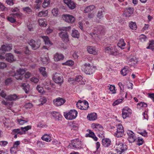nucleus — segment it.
I'll use <instances>...</instances> for the list:
<instances>
[{
  "label": "nucleus",
  "instance_id": "obj_1",
  "mask_svg": "<svg viewBox=\"0 0 154 154\" xmlns=\"http://www.w3.org/2000/svg\"><path fill=\"white\" fill-rule=\"evenodd\" d=\"M91 128L98 134V136L99 137L101 138L104 137L103 128L101 125L97 123H93L91 125Z\"/></svg>",
  "mask_w": 154,
  "mask_h": 154
},
{
  "label": "nucleus",
  "instance_id": "obj_2",
  "mask_svg": "<svg viewBox=\"0 0 154 154\" xmlns=\"http://www.w3.org/2000/svg\"><path fill=\"white\" fill-rule=\"evenodd\" d=\"M78 112L75 109H71L68 112H64L63 115L67 120H72L75 119L77 116Z\"/></svg>",
  "mask_w": 154,
  "mask_h": 154
},
{
  "label": "nucleus",
  "instance_id": "obj_3",
  "mask_svg": "<svg viewBox=\"0 0 154 154\" xmlns=\"http://www.w3.org/2000/svg\"><path fill=\"white\" fill-rule=\"evenodd\" d=\"M81 69L87 74L91 75L94 72L93 68L89 63H85L82 66Z\"/></svg>",
  "mask_w": 154,
  "mask_h": 154
},
{
  "label": "nucleus",
  "instance_id": "obj_4",
  "mask_svg": "<svg viewBox=\"0 0 154 154\" xmlns=\"http://www.w3.org/2000/svg\"><path fill=\"white\" fill-rule=\"evenodd\" d=\"M105 30L103 27L101 26L95 27L94 29V31L91 34L93 37H98V35H104Z\"/></svg>",
  "mask_w": 154,
  "mask_h": 154
},
{
  "label": "nucleus",
  "instance_id": "obj_5",
  "mask_svg": "<svg viewBox=\"0 0 154 154\" xmlns=\"http://www.w3.org/2000/svg\"><path fill=\"white\" fill-rule=\"evenodd\" d=\"M116 149L118 154H122V153L125 151L127 149L126 145H124L122 143L119 141H116Z\"/></svg>",
  "mask_w": 154,
  "mask_h": 154
},
{
  "label": "nucleus",
  "instance_id": "obj_6",
  "mask_svg": "<svg viewBox=\"0 0 154 154\" xmlns=\"http://www.w3.org/2000/svg\"><path fill=\"white\" fill-rule=\"evenodd\" d=\"M25 71L23 69H20L17 70L16 72H12L10 74L12 76H14L15 78L17 80H22L23 78V75L25 72Z\"/></svg>",
  "mask_w": 154,
  "mask_h": 154
},
{
  "label": "nucleus",
  "instance_id": "obj_7",
  "mask_svg": "<svg viewBox=\"0 0 154 154\" xmlns=\"http://www.w3.org/2000/svg\"><path fill=\"white\" fill-rule=\"evenodd\" d=\"M117 131L114 134V135L118 137H122L124 133V128L121 124L116 125Z\"/></svg>",
  "mask_w": 154,
  "mask_h": 154
},
{
  "label": "nucleus",
  "instance_id": "obj_8",
  "mask_svg": "<svg viewBox=\"0 0 154 154\" xmlns=\"http://www.w3.org/2000/svg\"><path fill=\"white\" fill-rule=\"evenodd\" d=\"M77 108L82 110H86L88 107V103L87 101L79 100L76 103Z\"/></svg>",
  "mask_w": 154,
  "mask_h": 154
},
{
  "label": "nucleus",
  "instance_id": "obj_9",
  "mask_svg": "<svg viewBox=\"0 0 154 154\" xmlns=\"http://www.w3.org/2000/svg\"><path fill=\"white\" fill-rule=\"evenodd\" d=\"M122 117L125 119L130 116L131 114L132 110L128 107L125 106L122 109Z\"/></svg>",
  "mask_w": 154,
  "mask_h": 154
},
{
  "label": "nucleus",
  "instance_id": "obj_10",
  "mask_svg": "<svg viewBox=\"0 0 154 154\" xmlns=\"http://www.w3.org/2000/svg\"><path fill=\"white\" fill-rule=\"evenodd\" d=\"M21 17V15L20 14L18 13H12L10 14V16L7 18L8 21L11 23H14L16 21L15 18L17 17L20 18Z\"/></svg>",
  "mask_w": 154,
  "mask_h": 154
},
{
  "label": "nucleus",
  "instance_id": "obj_11",
  "mask_svg": "<svg viewBox=\"0 0 154 154\" xmlns=\"http://www.w3.org/2000/svg\"><path fill=\"white\" fill-rule=\"evenodd\" d=\"M63 19L66 22L72 23H74L75 20V17L72 15L69 14H65L63 16Z\"/></svg>",
  "mask_w": 154,
  "mask_h": 154
},
{
  "label": "nucleus",
  "instance_id": "obj_12",
  "mask_svg": "<svg viewBox=\"0 0 154 154\" xmlns=\"http://www.w3.org/2000/svg\"><path fill=\"white\" fill-rule=\"evenodd\" d=\"M59 35L64 42L67 43L69 41V34L67 32L61 31L59 33Z\"/></svg>",
  "mask_w": 154,
  "mask_h": 154
},
{
  "label": "nucleus",
  "instance_id": "obj_13",
  "mask_svg": "<svg viewBox=\"0 0 154 154\" xmlns=\"http://www.w3.org/2000/svg\"><path fill=\"white\" fill-rule=\"evenodd\" d=\"M53 79L56 83L57 84L62 83L63 82V79L62 76L57 73H55L54 75Z\"/></svg>",
  "mask_w": 154,
  "mask_h": 154
},
{
  "label": "nucleus",
  "instance_id": "obj_14",
  "mask_svg": "<svg viewBox=\"0 0 154 154\" xmlns=\"http://www.w3.org/2000/svg\"><path fill=\"white\" fill-rule=\"evenodd\" d=\"M65 100L61 97H58L53 101V103L54 105L56 106H60L63 104L65 102Z\"/></svg>",
  "mask_w": 154,
  "mask_h": 154
},
{
  "label": "nucleus",
  "instance_id": "obj_15",
  "mask_svg": "<svg viewBox=\"0 0 154 154\" xmlns=\"http://www.w3.org/2000/svg\"><path fill=\"white\" fill-rule=\"evenodd\" d=\"M29 44L32 47V49L34 50H35L38 48L40 45V42L38 41H35L33 39L30 40Z\"/></svg>",
  "mask_w": 154,
  "mask_h": 154
},
{
  "label": "nucleus",
  "instance_id": "obj_16",
  "mask_svg": "<svg viewBox=\"0 0 154 154\" xmlns=\"http://www.w3.org/2000/svg\"><path fill=\"white\" fill-rule=\"evenodd\" d=\"M127 133L128 136V140L129 142L131 143L134 142L136 139L134 133L131 130H128Z\"/></svg>",
  "mask_w": 154,
  "mask_h": 154
},
{
  "label": "nucleus",
  "instance_id": "obj_17",
  "mask_svg": "<svg viewBox=\"0 0 154 154\" xmlns=\"http://www.w3.org/2000/svg\"><path fill=\"white\" fill-rule=\"evenodd\" d=\"M72 145L74 148L79 149L81 147L82 144L79 139H75L72 141Z\"/></svg>",
  "mask_w": 154,
  "mask_h": 154
},
{
  "label": "nucleus",
  "instance_id": "obj_18",
  "mask_svg": "<svg viewBox=\"0 0 154 154\" xmlns=\"http://www.w3.org/2000/svg\"><path fill=\"white\" fill-rule=\"evenodd\" d=\"M88 52L90 54L94 55L97 54V51L96 50V48L92 46H88L87 47Z\"/></svg>",
  "mask_w": 154,
  "mask_h": 154
},
{
  "label": "nucleus",
  "instance_id": "obj_19",
  "mask_svg": "<svg viewBox=\"0 0 154 154\" xmlns=\"http://www.w3.org/2000/svg\"><path fill=\"white\" fill-rule=\"evenodd\" d=\"M12 49L11 47L9 45H3L0 48V53L4 54V52L10 51Z\"/></svg>",
  "mask_w": 154,
  "mask_h": 154
},
{
  "label": "nucleus",
  "instance_id": "obj_20",
  "mask_svg": "<svg viewBox=\"0 0 154 154\" xmlns=\"http://www.w3.org/2000/svg\"><path fill=\"white\" fill-rule=\"evenodd\" d=\"M64 2L71 9H73L76 7L75 3L71 0H64Z\"/></svg>",
  "mask_w": 154,
  "mask_h": 154
},
{
  "label": "nucleus",
  "instance_id": "obj_21",
  "mask_svg": "<svg viewBox=\"0 0 154 154\" xmlns=\"http://www.w3.org/2000/svg\"><path fill=\"white\" fill-rule=\"evenodd\" d=\"M134 9L133 8L130 7L125 9L124 15L127 17H130L131 15L133 14Z\"/></svg>",
  "mask_w": 154,
  "mask_h": 154
},
{
  "label": "nucleus",
  "instance_id": "obj_22",
  "mask_svg": "<svg viewBox=\"0 0 154 154\" xmlns=\"http://www.w3.org/2000/svg\"><path fill=\"white\" fill-rule=\"evenodd\" d=\"M32 126L31 125H28L24 127H22L19 128V130L18 132V134L22 135L25 134L26 132L31 128Z\"/></svg>",
  "mask_w": 154,
  "mask_h": 154
},
{
  "label": "nucleus",
  "instance_id": "obj_23",
  "mask_svg": "<svg viewBox=\"0 0 154 154\" xmlns=\"http://www.w3.org/2000/svg\"><path fill=\"white\" fill-rule=\"evenodd\" d=\"M97 117V114L95 112L91 113L87 115V119L90 121L95 120Z\"/></svg>",
  "mask_w": 154,
  "mask_h": 154
},
{
  "label": "nucleus",
  "instance_id": "obj_24",
  "mask_svg": "<svg viewBox=\"0 0 154 154\" xmlns=\"http://www.w3.org/2000/svg\"><path fill=\"white\" fill-rule=\"evenodd\" d=\"M52 116L56 120H61L62 116L59 112L54 111L51 112Z\"/></svg>",
  "mask_w": 154,
  "mask_h": 154
},
{
  "label": "nucleus",
  "instance_id": "obj_25",
  "mask_svg": "<svg viewBox=\"0 0 154 154\" xmlns=\"http://www.w3.org/2000/svg\"><path fill=\"white\" fill-rule=\"evenodd\" d=\"M63 55L61 53H56L54 55V59L55 61H58L63 59Z\"/></svg>",
  "mask_w": 154,
  "mask_h": 154
},
{
  "label": "nucleus",
  "instance_id": "obj_26",
  "mask_svg": "<svg viewBox=\"0 0 154 154\" xmlns=\"http://www.w3.org/2000/svg\"><path fill=\"white\" fill-rule=\"evenodd\" d=\"M42 140L46 142H51L52 140L51 136L49 134H45L41 137Z\"/></svg>",
  "mask_w": 154,
  "mask_h": 154
},
{
  "label": "nucleus",
  "instance_id": "obj_27",
  "mask_svg": "<svg viewBox=\"0 0 154 154\" xmlns=\"http://www.w3.org/2000/svg\"><path fill=\"white\" fill-rule=\"evenodd\" d=\"M6 60L9 62H12L15 61L13 55L11 53L6 54Z\"/></svg>",
  "mask_w": 154,
  "mask_h": 154
},
{
  "label": "nucleus",
  "instance_id": "obj_28",
  "mask_svg": "<svg viewBox=\"0 0 154 154\" xmlns=\"http://www.w3.org/2000/svg\"><path fill=\"white\" fill-rule=\"evenodd\" d=\"M38 23L41 27H45L47 25L46 20L45 19H39L38 20Z\"/></svg>",
  "mask_w": 154,
  "mask_h": 154
},
{
  "label": "nucleus",
  "instance_id": "obj_29",
  "mask_svg": "<svg viewBox=\"0 0 154 154\" xmlns=\"http://www.w3.org/2000/svg\"><path fill=\"white\" fill-rule=\"evenodd\" d=\"M111 141L108 138L103 139L102 140L103 145L105 147L109 146L111 144Z\"/></svg>",
  "mask_w": 154,
  "mask_h": 154
},
{
  "label": "nucleus",
  "instance_id": "obj_30",
  "mask_svg": "<svg viewBox=\"0 0 154 154\" xmlns=\"http://www.w3.org/2000/svg\"><path fill=\"white\" fill-rule=\"evenodd\" d=\"M41 37L43 39L45 45H52V44L50 42L48 36H41Z\"/></svg>",
  "mask_w": 154,
  "mask_h": 154
},
{
  "label": "nucleus",
  "instance_id": "obj_31",
  "mask_svg": "<svg viewBox=\"0 0 154 154\" xmlns=\"http://www.w3.org/2000/svg\"><path fill=\"white\" fill-rule=\"evenodd\" d=\"M39 69L40 74L42 75L43 77H47V74L46 71V69L45 67H41L39 68Z\"/></svg>",
  "mask_w": 154,
  "mask_h": 154
},
{
  "label": "nucleus",
  "instance_id": "obj_32",
  "mask_svg": "<svg viewBox=\"0 0 154 154\" xmlns=\"http://www.w3.org/2000/svg\"><path fill=\"white\" fill-rule=\"evenodd\" d=\"M17 96L16 94H14L8 96L5 98V99L7 100L12 101L16 100L17 99Z\"/></svg>",
  "mask_w": 154,
  "mask_h": 154
},
{
  "label": "nucleus",
  "instance_id": "obj_33",
  "mask_svg": "<svg viewBox=\"0 0 154 154\" xmlns=\"http://www.w3.org/2000/svg\"><path fill=\"white\" fill-rule=\"evenodd\" d=\"M118 46L122 49H124L126 45L124 39H121L119 41L118 43Z\"/></svg>",
  "mask_w": 154,
  "mask_h": 154
},
{
  "label": "nucleus",
  "instance_id": "obj_34",
  "mask_svg": "<svg viewBox=\"0 0 154 154\" xmlns=\"http://www.w3.org/2000/svg\"><path fill=\"white\" fill-rule=\"evenodd\" d=\"M41 60L43 64L44 65H46L48 63L49 57L48 56L45 57L42 56L41 57Z\"/></svg>",
  "mask_w": 154,
  "mask_h": 154
},
{
  "label": "nucleus",
  "instance_id": "obj_35",
  "mask_svg": "<svg viewBox=\"0 0 154 154\" xmlns=\"http://www.w3.org/2000/svg\"><path fill=\"white\" fill-rule=\"evenodd\" d=\"M29 121L27 119H24V118H22L21 119H18L17 120L18 124L20 125H23L24 124L27 123Z\"/></svg>",
  "mask_w": 154,
  "mask_h": 154
},
{
  "label": "nucleus",
  "instance_id": "obj_36",
  "mask_svg": "<svg viewBox=\"0 0 154 154\" xmlns=\"http://www.w3.org/2000/svg\"><path fill=\"white\" fill-rule=\"evenodd\" d=\"M105 12V8H101L100 9L97 14V17L100 19H101L103 17V13Z\"/></svg>",
  "mask_w": 154,
  "mask_h": 154
},
{
  "label": "nucleus",
  "instance_id": "obj_37",
  "mask_svg": "<svg viewBox=\"0 0 154 154\" xmlns=\"http://www.w3.org/2000/svg\"><path fill=\"white\" fill-rule=\"evenodd\" d=\"M71 35L74 38H79V33L78 31L75 29H73L72 31Z\"/></svg>",
  "mask_w": 154,
  "mask_h": 154
},
{
  "label": "nucleus",
  "instance_id": "obj_38",
  "mask_svg": "<svg viewBox=\"0 0 154 154\" xmlns=\"http://www.w3.org/2000/svg\"><path fill=\"white\" fill-rule=\"evenodd\" d=\"M22 87L26 93H28L29 90V86L26 83H23L22 85Z\"/></svg>",
  "mask_w": 154,
  "mask_h": 154
},
{
  "label": "nucleus",
  "instance_id": "obj_39",
  "mask_svg": "<svg viewBox=\"0 0 154 154\" xmlns=\"http://www.w3.org/2000/svg\"><path fill=\"white\" fill-rule=\"evenodd\" d=\"M95 8V7L94 5H91L87 6L85 9L84 12L85 13H88L91 12Z\"/></svg>",
  "mask_w": 154,
  "mask_h": 154
},
{
  "label": "nucleus",
  "instance_id": "obj_40",
  "mask_svg": "<svg viewBox=\"0 0 154 154\" xmlns=\"http://www.w3.org/2000/svg\"><path fill=\"white\" fill-rule=\"evenodd\" d=\"M74 64V62L71 60H70L66 61L65 62L63 63V65L68 66H72Z\"/></svg>",
  "mask_w": 154,
  "mask_h": 154
},
{
  "label": "nucleus",
  "instance_id": "obj_41",
  "mask_svg": "<svg viewBox=\"0 0 154 154\" xmlns=\"http://www.w3.org/2000/svg\"><path fill=\"white\" fill-rule=\"evenodd\" d=\"M48 12L47 10L42 11H40L38 14V17H45L48 14Z\"/></svg>",
  "mask_w": 154,
  "mask_h": 154
},
{
  "label": "nucleus",
  "instance_id": "obj_42",
  "mask_svg": "<svg viewBox=\"0 0 154 154\" xmlns=\"http://www.w3.org/2000/svg\"><path fill=\"white\" fill-rule=\"evenodd\" d=\"M88 135L89 137H92L95 141H97V138L95 136L94 133L91 130H89V134Z\"/></svg>",
  "mask_w": 154,
  "mask_h": 154
},
{
  "label": "nucleus",
  "instance_id": "obj_43",
  "mask_svg": "<svg viewBox=\"0 0 154 154\" xmlns=\"http://www.w3.org/2000/svg\"><path fill=\"white\" fill-rule=\"evenodd\" d=\"M118 51L117 47L114 45H113L112 50L111 51V55L116 56L118 54Z\"/></svg>",
  "mask_w": 154,
  "mask_h": 154
},
{
  "label": "nucleus",
  "instance_id": "obj_44",
  "mask_svg": "<svg viewBox=\"0 0 154 154\" xmlns=\"http://www.w3.org/2000/svg\"><path fill=\"white\" fill-rule=\"evenodd\" d=\"M112 47L113 45H111L106 47L104 49L105 52L110 54L111 51L112 50Z\"/></svg>",
  "mask_w": 154,
  "mask_h": 154
},
{
  "label": "nucleus",
  "instance_id": "obj_45",
  "mask_svg": "<svg viewBox=\"0 0 154 154\" xmlns=\"http://www.w3.org/2000/svg\"><path fill=\"white\" fill-rule=\"evenodd\" d=\"M130 28L133 30H136L137 29V26L135 22H131L129 23Z\"/></svg>",
  "mask_w": 154,
  "mask_h": 154
},
{
  "label": "nucleus",
  "instance_id": "obj_46",
  "mask_svg": "<svg viewBox=\"0 0 154 154\" xmlns=\"http://www.w3.org/2000/svg\"><path fill=\"white\" fill-rule=\"evenodd\" d=\"M37 143L38 146L40 148H43L45 147L47 144L46 143L44 142L40 141H38L37 142Z\"/></svg>",
  "mask_w": 154,
  "mask_h": 154
},
{
  "label": "nucleus",
  "instance_id": "obj_47",
  "mask_svg": "<svg viewBox=\"0 0 154 154\" xmlns=\"http://www.w3.org/2000/svg\"><path fill=\"white\" fill-rule=\"evenodd\" d=\"M146 48L151 49L152 50L154 49V41H149V45Z\"/></svg>",
  "mask_w": 154,
  "mask_h": 154
},
{
  "label": "nucleus",
  "instance_id": "obj_48",
  "mask_svg": "<svg viewBox=\"0 0 154 154\" xmlns=\"http://www.w3.org/2000/svg\"><path fill=\"white\" fill-rule=\"evenodd\" d=\"M50 3V0H45L43 3L42 7L44 8L48 7Z\"/></svg>",
  "mask_w": 154,
  "mask_h": 154
},
{
  "label": "nucleus",
  "instance_id": "obj_49",
  "mask_svg": "<svg viewBox=\"0 0 154 154\" xmlns=\"http://www.w3.org/2000/svg\"><path fill=\"white\" fill-rule=\"evenodd\" d=\"M52 13L54 16L57 17L58 15V10L57 8H54L51 11Z\"/></svg>",
  "mask_w": 154,
  "mask_h": 154
},
{
  "label": "nucleus",
  "instance_id": "obj_50",
  "mask_svg": "<svg viewBox=\"0 0 154 154\" xmlns=\"http://www.w3.org/2000/svg\"><path fill=\"white\" fill-rule=\"evenodd\" d=\"M128 72V70L125 68H124L121 72V74L124 76L126 75Z\"/></svg>",
  "mask_w": 154,
  "mask_h": 154
},
{
  "label": "nucleus",
  "instance_id": "obj_51",
  "mask_svg": "<svg viewBox=\"0 0 154 154\" xmlns=\"http://www.w3.org/2000/svg\"><path fill=\"white\" fill-rule=\"evenodd\" d=\"M23 10L25 13H29L32 11V9L29 7L23 8Z\"/></svg>",
  "mask_w": 154,
  "mask_h": 154
},
{
  "label": "nucleus",
  "instance_id": "obj_52",
  "mask_svg": "<svg viewBox=\"0 0 154 154\" xmlns=\"http://www.w3.org/2000/svg\"><path fill=\"white\" fill-rule=\"evenodd\" d=\"M109 89L111 92L113 94L116 93V91L115 90V87L114 85H110Z\"/></svg>",
  "mask_w": 154,
  "mask_h": 154
},
{
  "label": "nucleus",
  "instance_id": "obj_53",
  "mask_svg": "<svg viewBox=\"0 0 154 154\" xmlns=\"http://www.w3.org/2000/svg\"><path fill=\"white\" fill-rule=\"evenodd\" d=\"M82 79V77L81 75H79L76 76L75 80L76 82H81Z\"/></svg>",
  "mask_w": 154,
  "mask_h": 154
},
{
  "label": "nucleus",
  "instance_id": "obj_54",
  "mask_svg": "<svg viewBox=\"0 0 154 154\" xmlns=\"http://www.w3.org/2000/svg\"><path fill=\"white\" fill-rule=\"evenodd\" d=\"M140 40L142 42H144L146 41V37L144 35L142 34L140 36Z\"/></svg>",
  "mask_w": 154,
  "mask_h": 154
},
{
  "label": "nucleus",
  "instance_id": "obj_55",
  "mask_svg": "<svg viewBox=\"0 0 154 154\" xmlns=\"http://www.w3.org/2000/svg\"><path fill=\"white\" fill-rule=\"evenodd\" d=\"M146 106L147 104L143 102H141L140 103H138L137 104V107L139 108L143 107H146Z\"/></svg>",
  "mask_w": 154,
  "mask_h": 154
},
{
  "label": "nucleus",
  "instance_id": "obj_56",
  "mask_svg": "<svg viewBox=\"0 0 154 154\" xmlns=\"http://www.w3.org/2000/svg\"><path fill=\"white\" fill-rule=\"evenodd\" d=\"M138 133L141 135L143 136H144L145 137L146 136L147 134V133L145 130H144L140 131L138 132Z\"/></svg>",
  "mask_w": 154,
  "mask_h": 154
},
{
  "label": "nucleus",
  "instance_id": "obj_57",
  "mask_svg": "<svg viewBox=\"0 0 154 154\" xmlns=\"http://www.w3.org/2000/svg\"><path fill=\"white\" fill-rule=\"evenodd\" d=\"M143 143V139L142 138H140V137L138 138L137 145L140 146L142 145Z\"/></svg>",
  "mask_w": 154,
  "mask_h": 154
},
{
  "label": "nucleus",
  "instance_id": "obj_58",
  "mask_svg": "<svg viewBox=\"0 0 154 154\" xmlns=\"http://www.w3.org/2000/svg\"><path fill=\"white\" fill-rule=\"evenodd\" d=\"M7 65L3 62H0V69H3L7 67Z\"/></svg>",
  "mask_w": 154,
  "mask_h": 154
},
{
  "label": "nucleus",
  "instance_id": "obj_59",
  "mask_svg": "<svg viewBox=\"0 0 154 154\" xmlns=\"http://www.w3.org/2000/svg\"><path fill=\"white\" fill-rule=\"evenodd\" d=\"M30 80L31 82L35 83H37L39 81L38 79L34 77L31 78Z\"/></svg>",
  "mask_w": 154,
  "mask_h": 154
},
{
  "label": "nucleus",
  "instance_id": "obj_60",
  "mask_svg": "<svg viewBox=\"0 0 154 154\" xmlns=\"http://www.w3.org/2000/svg\"><path fill=\"white\" fill-rule=\"evenodd\" d=\"M122 101V99H118L115 101L113 103V105L114 106H116L120 103Z\"/></svg>",
  "mask_w": 154,
  "mask_h": 154
},
{
  "label": "nucleus",
  "instance_id": "obj_61",
  "mask_svg": "<svg viewBox=\"0 0 154 154\" xmlns=\"http://www.w3.org/2000/svg\"><path fill=\"white\" fill-rule=\"evenodd\" d=\"M20 144V141H16L14 143L13 146V147L16 148V149H17L18 147Z\"/></svg>",
  "mask_w": 154,
  "mask_h": 154
},
{
  "label": "nucleus",
  "instance_id": "obj_62",
  "mask_svg": "<svg viewBox=\"0 0 154 154\" xmlns=\"http://www.w3.org/2000/svg\"><path fill=\"white\" fill-rule=\"evenodd\" d=\"M53 31V28L52 27H49L46 30V32L47 34H49L52 32Z\"/></svg>",
  "mask_w": 154,
  "mask_h": 154
},
{
  "label": "nucleus",
  "instance_id": "obj_63",
  "mask_svg": "<svg viewBox=\"0 0 154 154\" xmlns=\"http://www.w3.org/2000/svg\"><path fill=\"white\" fill-rule=\"evenodd\" d=\"M33 106L32 104L30 103H26L25 105V107L26 108H31Z\"/></svg>",
  "mask_w": 154,
  "mask_h": 154
},
{
  "label": "nucleus",
  "instance_id": "obj_64",
  "mask_svg": "<svg viewBox=\"0 0 154 154\" xmlns=\"http://www.w3.org/2000/svg\"><path fill=\"white\" fill-rule=\"evenodd\" d=\"M17 149L13 147L11 148L10 149V152L11 154H16L17 153Z\"/></svg>",
  "mask_w": 154,
  "mask_h": 154
}]
</instances>
